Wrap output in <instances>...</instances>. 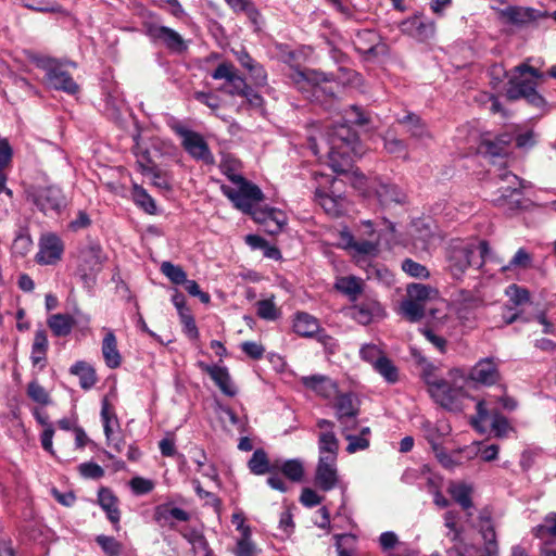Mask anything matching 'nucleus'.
I'll return each mask as SVG.
<instances>
[{
  "instance_id": "nucleus-4",
  "label": "nucleus",
  "mask_w": 556,
  "mask_h": 556,
  "mask_svg": "<svg viewBox=\"0 0 556 556\" xmlns=\"http://www.w3.org/2000/svg\"><path fill=\"white\" fill-rule=\"evenodd\" d=\"M236 188L223 184L222 193L228 198L233 206L245 214H253L254 205L264 198L262 190L244 177H236Z\"/></svg>"
},
{
  "instance_id": "nucleus-35",
  "label": "nucleus",
  "mask_w": 556,
  "mask_h": 556,
  "mask_svg": "<svg viewBox=\"0 0 556 556\" xmlns=\"http://www.w3.org/2000/svg\"><path fill=\"white\" fill-rule=\"evenodd\" d=\"M339 452V441L333 431H323L318 437V459L327 458L330 462H337Z\"/></svg>"
},
{
  "instance_id": "nucleus-1",
  "label": "nucleus",
  "mask_w": 556,
  "mask_h": 556,
  "mask_svg": "<svg viewBox=\"0 0 556 556\" xmlns=\"http://www.w3.org/2000/svg\"><path fill=\"white\" fill-rule=\"evenodd\" d=\"M320 143L327 148L328 164L336 173L348 172L352 166L353 157L362 156L364 153L359 137L345 124L333 126L326 135L309 136L308 147L314 155L320 153Z\"/></svg>"
},
{
  "instance_id": "nucleus-28",
  "label": "nucleus",
  "mask_w": 556,
  "mask_h": 556,
  "mask_svg": "<svg viewBox=\"0 0 556 556\" xmlns=\"http://www.w3.org/2000/svg\"><path fill=\"white\" fill-rule=\"evenodd\" d=\"M153 518L161 526L174 527L173 519L187 522L190 520V514L182 508L172 507L169 504H161L154 508Z\"/></svg>"
},
{
  "instance_id": "nucleus-2",
  "label": "nucleus",
  "mask_w": 556,
  "mask_h": 556,
  "mask_svg": "<svg viewBox=\"0 0 556 556\" xmlns=\"http://www.w3.org/2000/svg\"><path fill=\"white\" fill-rule=\"evenodd\" d=\"M544 77V74L526 63L514 68V74L509 77L505 96L510 101L525 99L534 108H544L545 99L538 92V81Z\"/></svg>"
},
{
  "instance_id": "nucleus-54",
  "label": "nucleus",
  "mask_w": 556,
  "mask_h": 556,
  "mask_svg": "<svg viewBox=\"0 0 556 556\" xmlns=\"http://www.w3.org/2000/svg\"><path fill=\"white\" fill-rule=\"evenodd\" d=\"M161 273L175 285H182L187 278V274L181 266L167 261L162 263Z\"/></svg>"
},
{
  "instance_id": "nucleus-44",
  "label": "nucleus",
  "mask_w": 556,
  "mask_h": 556,
  "mask_svg": "<svg viewBox=\"0 0 556 556\" xmlns=\"http://www.w3.org/2000/svg\"><path fill=\"white\" fill-rule=\"evenodd\" d=\"M372 368L386 382L394 384L399 381V369L389 357H380V361Z\"/></svg>"
},
{
  "instance_id": "nucleus-34",
  "label": "nucleus",
  "mask_w": 556,
  "mask_h": 556,
  "mask_svg": "<svg viewBox=\"0 0 556 556\" xmlns=\"http://www.w3.org/2000/svg\"><path fill=\"white\" fill-rule=\"evenodd\" d=\"M278 462L270 463L267 453L263 448H256L248 462L249 470L256 476L271 473L278 470Z\"/></svg>"
},
{
  "instance_id": "nucleus-50",
  "label": "nucleus",
  "mask_w": 556,
  "mask_h": 556,
  "mask_svg": "<svg viewBox=\"0 0 556 556\" xmlns=\"http://www.w3.org/2000/svg\"><path fill=\"white\" fill-rule=\"evenodd\" d=\"M236 556H256L257 548L251 540L249 527L244 528L242 536L238 540L235 549Z\"/></svg>"
},
{
  "instance_id": "nucleus-46",
  "label": "nucleus",
  "mask_w": 556,
  "mask_h": 556,
  "mask_svg": "<svg viewBox=\"0 0 556 556\" xmlns=\"http://www.w3.org/2000/svg\"><path fill=\"white\" fill-rule=\"evenodd\" d=\"M94 541L105 556H121L123 553V543L117 541L114 536L99 534L96 536Z\"/></svg>"
},
{
  "instance_id": "nucleus-25",
  "label": "nucleus",
  "mask_w": 556,
  "mask_h": 556,
  "mask_svg": "<svg viewBox=\"0 0 556 556\" xmlns=\"http://www.w3.org/2000/svg\"><path fill=\"white\" fill-rule=\"evenodd\" d=\"M479 522V531L484 542V547L480 556H498V545L496 542V533L491 523L489 513H481Z\"/></svg>"
},
{
  "instance_id": "nucleus-12",
  "label": "nucleus",
  "mask_w": 556,
  "mask_h": 556,
  "mask_svg": "<svg viewBox=\"0 0 556 556\" xmlns=\"http://www.w3.org/2000/svg\"><path fill=\"white\" fill-rule=\"evenodd\" d=\"M353 304L346 308L351 319L362 326L383 319L387 315L382 304L374 298H365L362 301L352 302Z\"/></svg>"
},
{
  "instance_id": "nucleus-56",
  "label": "nucleus",
  "mask_w": 556,
  "mask_h": 556,
  "mask_svg": "<svg viewBox=\"0 0 556 556\" xmlns=\"http://www.w3.org/2000/svg\"><path fill=\"white\" fill-rule=\"evenodd\" d=\"M443 519L444 526L448 529L446 536L453 542L460 540L462 529L457 526L458 513L455 510H447L444 514Z\"/></svg>"
},
{
  "instance_id": "nucleus-61",
  "label": "nucleus",
  "mask_w": 556,
  "mask_h": 556,
  "mask_svg": "<svg viewBox=\"0 0 556 556\" xmlns=\"http://www.w3.org/2000/svg\"><path fill=\"white\" fill-rule=\"evenodd\" d=\"M129 486L135 495L140 496L152 492L155 484L151 479L137 476L129 481Z\"/></svg>"
},
{
  "instance_id": "nucleus-63",
  "label": "nucleus",
  "mask_w": 556,
  "mask_h": 556,
  "mask_svg": "<svg viewBox=\"0 0 556 556\" xmlns=\"http://www.w3.org/2000/svg\"><path fill=\"white\" fill-rule=\"evenodd\" d=\"M180 323L184 326V330L187 336L191 339H198L199 330L195 325V320L189 308L178 312Z\"/></svg>"
},
{
  "instance_id": "nucleus-48",
  "label": "nucleus",
  "mask_w": 556,
  "mask_h": 556,
  "mask_svg": "<svg viewBox=\"0 0 556 556\" xmlns=\"http://www.w3.org/2000/svg\"><path fill=\"white\" fill-rule=\"evenodd\" d=\"M478 260L477 268L483 270L486 262L495 263L502 266V258L490 248L486 240H480L478 242Z\"/></svg>"
},
{
  "instance_id": "nucleus-19",
  "label": "nucleus",
  "mask_w": 556,
  "mask_h": 556,
  "mask_svg": "<svg viewBox=\"0 0 556 556\" xmlns=\"http://www.w3.org/2000/svg\"><path fill=\"white\" fill-rule=\"evenodd\" d=\"M300 381L303 387L325 400L334 399L339 391L338 383L325 375L303 376Z\"/></svg>"
},
{
  "instance_id": "nucleus-36",
  "label": "nucleus",
  "mask_w": 556,
  "mask_h": 556,
  "mask_svg": "<svg viewBox=\"0 0 556 556\" xmlns=\"http://www.w3.org/2000/svg\"><path fill=\"white\" fill-rule=\"evenodd\" d=\"M357 46L356 49L366 55H377L379 48H384V45L377 43L379 36L376 31L364 29L356 34Z\"/></svg>"
},
{
  "instance_id": "nucleus-9",
  "label": "nucleus",
  "mask_w": 556,
  "mask_h": 556,
  "mask_svg": "<svg viewBox=\"0 0 556 556\" xmlns=\"http://www.w3.org/2000/svg\"><path fill=\"white\" fill-rule=\"evenodd\" d=\"M174 131L181 138L182 148L192 159L201 161L206 165L215 163L214 155L201 134L188 129L182 125L175 126Z\"/></svg>"
},
{
  "instance_id": "nucleus-57",
  "label": "nucleus",
  "mask_w": 556,
  "mask_h": 556,
  "mask_svg": "<svg viewBox=\"0 0 556 556\" xmlns=\"http://www.w3.org/2000/svg\"><path fill=\"white\" fill-rule=\"evenodd\" d=\"M27 395L36 403L46 406L50 404V395L37 380H33L27 386Z\"/></svg>"
},
{
  "instance_id": "nucleus-37",
  "label": "nucleus",
  "mask_w": 556,
  "mask_h": 556,
  "mask_svg": "<svg viewBox=\"0 0 556 556\" xmlns=\"http://www.w3.org/2000/svg\"><path fill=\"white\" fill-rule=\"evenodd\" d=\"M70 372L79 378V386L84 390L91 389L97 383L94 368L85 361H77L70 368Z\"/></svg>"
},
{
  "instance_id": "nucleus-17",
  "label": "nucleus",
  "mask_w": 556,
  "mask_h": 556,
  "mask_svg": "<svg viewBox=\"0 0 556 556\" xmlns=\"http://www.w3.org/2000/svg\"><path fill=\"white\" fill-rule=\"evenodd\" d=\"M468 379L483 386H493L501 380L498 363L493 357L481 358L470 369Z\"/></svg>"
},
{
  "instance_id": "nucleus-41",
  "label": "nucleus",
  "mask_w": 556,
  "mask_h": 556,
  "mask_svg": "<svg viewBox=\"0 0 556 556\" xmlns=\"http://www.w3.org/2000/svg\"><path fill=\"white\" fill-rule=\"evenodd\" d=\"M533 256L527 249L520 248L517 250L511 260L501 266L500 271L506 274L516 269H527L532 266Z\"/></svg>"
},
{
  "instance_id": "nucleus-5",
  "label": "nucleus",
  "mask_w": 556,
  "mask_h": 556,
  "mask_svg": "<svg viewBox=\"0 0 556 556\" xmlns=\"http://www.w3.org/2000/svg\"><path fill=\"white\" fill-rule=\"evenodd\" d=\"M26 195L27 201L45 215H59L67 205L66 197L58 186L34 187Z\"/></svg>"
},
{
  "instance_id": "nucleus-7",
  "label": "nucleus",
  "mask_w": 556,
  "mask_h": 556,
  "mask_svg": "<svg viewBox=\"0 0 556 556\" xmlns=\"http://www.w3.org/2000/svg\"><path fill=\"white\" fill-rule=\"evenodd\" d=\"M359 405L358 397L352 392L337 394L332 407L336 418L341 426V432L357 429Z\"/></svg>"
},
{
  "instance_id": "nucleus-20",
  "label": "nucleus",
  "mask_w": 556,
  "mask_h": 556,
  "mask_svg": "<svg viewBox=\"0 0 556 556\" xmlns=\"http://www.w3.org/2000/svg\"><path fill=\"white\" fill-rule=\"evenodd\" d=\"M252 216L255 222L264 226V230L269 235L279 233L287 225L286 214L278 208L255 210Z\"/></svg>"
},
{
  "instance_id": "nucleus-53",
  "label": "nucleus",
  "mask_w": 556,
  "mask_h": 556,
  "mask_svg": "<svg viewBox=\"0 0 556 556\" xmlns=\"http://www.w3.org/2000/svg\"><path fill=\"white\" fill-rule=\"evenodd\" d=\"M257 316L265 320H276L280 316V312L277 308L274 296L266 300H260L256 303Z\"/></svg>"
},
{
  "instance_id": "nucleus-42",
  "label": "nucleus",
  "mask_w": 556,
  "mask_h": 556,
  "mask_svg": "<svg viewBox=\"0 0 556 556\" xmlns=\"http://www.w3.org/2000/svg\"><path fill=\"white\" fill-rule=\"evenodd\" d=\"M448 493L453 500L460 505L465 510L470 509L473 506L471 500L472 489L465 483H452L448 486Z\"/></svg>"
},
{
  "instance_id": "nucleus-13",
  "label": "nucleus",
  "mask_w": 556,
  "mask_h": 556,
  "mask_svg": "<svg viewBox=\"0 0 556 556\" xmlns=\"http://www.w3.org/2000/svg\"><path fill=\"white\" fill-rule=\"evenodd\" d=\"M64 253V243L54 232H45L38 240V252L35 261L39 265H55Z\"/></svg>"
},
{
  "instance_id": "nucleus-11",
  "label": "nucleus",
  "mask_w": 556,
  "mask_h": 556,
  "mask_svg": "<svg viewBox=\"0 0 556 556\" xmlns=\"http://www.w3.org/2000/svg\"><path fill=\"white\" fill-rule=\"evenodd\" d=\"M142 27L151 41H161L169 51L181 53L188 48L181 35L170 27L151 21H144Z\"/></svg>"
},
{
  "instance_id": "nucleus-6",
  "label": "nucleus",
  "mask_w": 556,
  "mask_h": 556,
  "mask_svg": "<svg viewBox=\"0 0 556 556\" xmlns=\"http://www.w3.org/2000/svg\"><path fill=\"white\" fill-rule=\"evenodd\" d=\"M500 179L507 182V187L498 189L500 194L493 199V203L507 212L522 208L525 181L508 170L501 174Z\"/></svg>"
},
{
  "instance_id": "nucleus-45",
  "label": "nucleus",
  "mask_w": 556,
  "mask_h": 556,
  "mask_svg": "<svg viewBox=\"0 0 556 556\" xmlns=\"http://www.w3.org/2000/svg\"><path fill=\"white\" fill-rule=\"evenodd\" d=\"M134 202L148 214L156 213V204L153 198L147 192L144 188L139 185H134L131 191Z\"/></svg>"
},
{
  "instance_id": "nucleus-8",
  "label": "nucleus",
  "mask_w": 556,
  "mask_h": 556,
  "mask_svg": "<svg viewBox=\"0 0 556 556\" xmlns=\"http://www.w3.org/2000/svg\"><path fill=\"white\" fill-rule=\"evenodd\" d=\"M35 62L38 67L46 71V83L50 88L68 94H76L79 91V86L72 75L59 66L53 59L38 58Z\"/></svg>"
},
{
  "instance_id": "nucleus-21",
  "label": "nucleus",
  "mask_w": 556,
  "mask_h": 556,
  "mask_svg": "<svg viewBox=\"0 0 556 556\" xmlns=\"http://www.w3.org/2000/svg\"><path fill=\"white\" fill-rule=\"evenodd\" d=\"M369 192H372L382 206L391 203H402L405 194L395 186L386 184L378 178L371 180Z\"/></svg>"
},
{
  "instance_id": "nucleus-10",
  "label": "nucleus",
  "mask_w": 556,
  "mask_h": 556,
  "mask_svg": "<svg viewBox=\"0 0 556 556\" xmlns=\"http://www.w3.org/2000/svg\"><path fill=\"white\" fill-rule=\"evenodd\" d=\"M467 392L463 386L448 382L443 379L440 383L433 386L430 396L443 408L451 412H460L463 409V400Z\"/></svg>"
},
{
  "instance_id": "nucleus-23",
  "label": "nucleus",
  "mask_w": 556,
  "mask_h": 556,
  "mask_svg": "<svg viewBox=\"0 0 556 556\" xmlns=\"http://www.w3.org/2000/svg\"><path fill=\"white\" fill-rule=\"evenodd\" d=\"M98 504L105 511L108 519L112 522L114 530L118 531L121 526V510L118 508V498L112 490L102 486L98 491Z\"/></svg>"
},
{
  "instance_id": "nucleus-32",
  "label": "nucleus",
  "mask_w": 556,
  "mask_h": 556,
  "mask_svg": "<svg viewBox=\"0 0 556 556\" xmlns=\"http://www.w3.org/2000/svg\"><path fill=\"white\" fill-rule=\"evenodd\" d=\"M49 342L47 332L43 329H38L35 332L34 341L31 344L30 361L33 366H39L40 369L45 368L47 363Z\"/></svg>"
},
{
  "instance_id": "nucleus-31",
  "label": "nucleus",
  "mask_w": 556,
  "mask_h": 556,
  "mask_svg": "<svg viewBox=\"0 0 556 556\" xmlns=\"http://www.w3.org/2000/svg\"><path fill=\"white\" fill-rule=\"evenodd\" d=\"M501 15L511 25L525 26L536 20V10L531 8L508 7L501 12Z\"/></svg>"
},
{
  "instance_id": "nucleus-29",
  "label": "nucleus",
  "mask_w": 556,
  "mask_h": 556,
  "mask_svg": "<svg viewBox=\"0 0 556 556\" xmlns=\"http://www.w3.org/2000/svg\"><path fill=\"white\" fill-rule=\"evenodd\" d=\"M101 352L104 363L109 368L115 369L122 365V355L117 349V339L111 329H105Z\"/></svg>"
},
{
  "instance_id": "nucleus-58",
  "label": "nucleus",
  "mask_w": 556,
  "mask_h": 556,
  "mask_svg": "<svg viewBox=\"0 0 556 556\" xmlns=\"http://www.w3.org/2000/svg\"><path fill=\"white\" fill-rule=\"evenodd\" d=\"M534 535L538 538H544L545 535L556 538V513H549L544 517L543 523L534 528Z\"/></svg>"
},
{
  "instance_id": "nucleus-15",
  "label": "nucleus",
  "mask_w": 556,
  "mask_h": 556,
  "mask_svg": "<svg viewBox=\"0 0 556 556\" xmlns=\"http://www.w3.org/2000/svg\"><path fill=\"white\" fill-rule=\"evenodd\" d=\"M402 34L424 42L434 36L435 23L422 14H415L400 24Z\"/></svg>"
},
{
  "instance_id": "nucleus-33",
  "label": "nucleus",
  "mask_w": 556,
  "mask_h": 556,
  "mask_svg": "<svg viewBox=\"0 0 556 556\" xmlns=\"http://www.w3.org/2000/svg\"><path fill=\"white\" fill-rule=\"evenodd\" d=\"M334 289L345 295L350 302H355L363 293V280L356 276L339 277L336 279Z\"/></svg>"
},
{
  "instance_id": "nucleus-14",
  "label": "nucleus",
  "mask_w": 556,
  "mask_h": 556,
  "mask_svg": "<svg viewBox=\"0 0 556 556\" xmlns=\"http://www.w3.org/2000/svg\"><path fill=\"white\" fill-rule=\"evenodd\" d=\"M212 78L215 80L225 79L226 84L223 85L219 90L231 97H242L244 90L247 91V80L237 74L235 66L231 63H220L212 72Z\"/></svg>"
},
{
  "instance_id": "nucleus-18",
  "label": "nucleus",
  "mask_w": 556,
  "mask_h": 556,
  "mask_svg": "<svg viewBox=\"0 0 556 556\" xmlns=\"http://www.w3.org/2000/svg\"><path fill=\"white\" fill-rule=\"evenodd\" d=\"M198 366L201 370L210 375L211 379L218 387L223 394L229 397H233L238 394V389L227 367L218 365H208L204 362H199Z\"/></svg>"
},
{
  "instance_id": "nucleus-16",
  "label": "nucleus",
  "mask_w": 556,
  "mask_h": 556,
  "mask_svg": "<svg viewBox=\"0 0 556 556\" xmlns=\"http://www.w3.org/2000/svg\"><path fill=\"white\" fill-rule=\"evenodd\" d=\"M332 77V75H327L315 70L296 71L292 75V79L298 89L303 93H312L314 97L319 91H326L321 88L320 84L331 81Z\"/></svg>"
},
{
  "instance_id": "nucleus-47",
  "label": "nucleus",
  "mask_w": 556,
  "mask_h": 556,
  "mask_svg": "<svg viewBox=\"0 0 556 556\" xmlns=\"http://www.w3.org/2000/svg\"><path fill=\"white\" fill-rule=\"evenodd\" d=\"M101 419L103 422V430L108 441V444H111L113 426L118 427V420L114 413V410L110 407V404L106 399L102 401L101 406Z\"/></svg>"
},
{
  "instance_id": "nucleus-59",
  "label": "nucleus",
  "mask_w": 556,
  "mask_h": 556,
  "mask_svg": "<svg viewBox=\"0 0 556 556\" xmlns=\"http://www.w3.org/2000/svg\"><path fill=\"white\" fill-rule=\"evenodd\" d=\"M539 135L533 129L519 132L515 138L516 147L523 151H529L538 143Z\"/></svg>"
},
{
  "instance_id": "nucleus-27",
  "label": "nucleus",
  "mask_w": 556,
  "mask_h": 556,
  "mask_svg": "<svg viewBox=\"0 0 556 556\" xmlns=\"http://www.w3.org/2000/svg\"><path fill=\"white\" fill-rule=\"evenodd\" d=\"M511 142V135L504 132L493 139L483 138L479 146V150L481 153L492 157L506 156L508 154V147Z\"/></svg>"
},
{
  "instance_id": "nucleus-52",
  "label": "nucleus",
  "mask_w": 556,
  "mask_h": 556,
  "mask_svg": "<svg viewBox=\"0 0 556 556\" xmlns=\"http://www.w3.org/2000/svg\"><path fill=\"white\" fill-rule=\"evenodd\" d=\"M139 140H140L139 134L134 136L135 144L132 146L131 150L137 157L138 166L141 168L142 173H144L146 170L151 169V167L154 165L152 164V160L150 157L149 150L146 148H142L140 146Z\"/></svg>"
},
{
  "instance_id": "nucleus-30",
  "label": "nucleus",
  "mask_w": 556,
  "mask_h": 556,
  "mask_svg": "<svg viewBox=\"0 0 556 556\" xmlns=\"http://www.w3.org/2000/svg\"><path fill=\"white\" fill-rule=\"evenodd\" d=\"M396 122L404 126L406 132L414 139L431 138L427 124L416 113L407 112L404 116L397 117Z\"/></svg>"
},
{
  "instance_id": "nucleus-22",
  "label": "nucleus",
  "mask_w": 556,
  "mask_h": 556,
  "mask_svg": "<svg viewBox=\"0 0 556 556\" xmlns=\"http://www.w3.org/2000/svg\"><path fill=\"white\" fill-rule=\"evenodd\" d=\"M337 462H330L327 458L318 459L315 484L323 491H330L338 484Z\"/></svg>"
},
{
  "instance_id": "nucleus-40",
  "label": "nucleus",
  "mask_w": 556,
  "mask_h": 556,
  "mask_svg": "<svg viewBox=\"0 0 556 556\" xmlns=\"http://www.w3.org/2000/svg\"><path fill=\"white\" fill-rule=\"evenodd\" d=\"M370 433L371 431L369 427H363L359 434H352L351 431L342 432L343 437L349 442L346 452L353 454L358 451L367 450L369 447Z\"/></svg>"
},
{
  "instance_id": "nucleus-49",
  "label": "nucleus",
  "mask_w": 556,
  "mask_h": 556,
  "mask_svg": "<svg viewBox=\"0 0 556 556\" xmlns=\"http://www.w3.org/2000/svg\"><path fill=\"white\" fill-rule=\"evenodd\" d=\"M402 315L412 323L419 321L425 316V307L418 301L407 299L401 304Z\"/></svg>"
},
{
  "instance_id": "nucleus-62",
  "label": "nucleus",
  "mask_w": 556,
  "mask_h": 556,
  "mask_svg": "<svg viewBox=\"0 0 556 556\" xmlns=\"http://www.w3.org/2000/svg\"><path fill=\"white\" fill-rule=\"evenodd\" d=\"M239 162L231 156H224L219 164L220 172L232 182L237 181L236 177H243L238 170Z\"/></svg>"
},
{
  "instance_id": "nucleus-55",
  "label": "nucleus",
  "mask_w": 556,
  "mask_h": 556,
  "mask_svg": "<svg viewBox=\"0 0 556 556\" xmlns=\"http://www.w3.org/2000/svg\"><path fill=\"white\" fill-rule=\"evenodd\" d=\"M383 356H386L384 352L372 343L363 344L359 349L361 359L370 364L372 367L380 361V357Z\"/></svg>"
},
{
  "instance_id": "nucleus-51",
  "label": "nucleus",
  "mask_w": 556,
  "mask_h": 556,
  "mask_svg": "<svg viewBox=\"0 0 556 556\" xmlns=\"http://www.w3.org/2000/svg\"><path fill=\"white\" fill-rule=\"evenodd\" d=\"M278 469H280L288 479L294 482L301 481L304 476V467L299 459L286 460Z\"/></svg>"
},
{
  "instance_id": "nucleus-60",
  "label": "nucleus",
  "mask_w": 556,
  "mask_h": 556,
  "mask_svg": "<svg viewBox=\"0 0 556 556\" xmlns=\"http://www.w3.org/2000/svg\"><path fill=\"white\" fill-rule=\"evenodd\" d=\"M33 239L29 233H20L12 244V252L17 256H25L33 248Z\"/></svg>"
},
{
  "instance_id": "nucleus-26",
  "label": "nucleus",
  "mask_w": 556,
  "mask_h": 556,
  "mask_svg": "<svg viewBox=\"0 0 556 556\" xmlns=\"http://www.w3.org/2000/svg\"><path fill=\"white\" fill-rule=\"evenodd\" d=\"M341 240L345 249L353 251L354 257L376 256L379 251L378 241L355 240L354 236L349 231L341 232Z\"/></svg>"
},
{
  "instance_id": "nucleus-3",
  "label": "nucleus",
  "mask_w": 556,
  "mask_h": 556,
  "mask_svg": "<svg viewBox=\"0 0 556 556\" xmlns=\"http://www.w3.org/2000/svg\"><path fill=\"white\" fill-rule=\"evenodd\" d=\"M446 261L452 276L460 279L469 267L477 268L478 244L464 239L452 240L446 250Z\"/></svg>"
},
{
  "instance_id": "nucleus-64",
  "label": "nucleus",
  "mask_w": 556,
  "mask_h": 556,
  "mask_svg": "<svg viewBox=\"0 0 556 556\" xmlns=\"http://www.w3.org/2000/svg\"><path fill=\"white\" fill-rule=\"evenodd\" d=\"M432 292L433 289L421 283H413L407 287L408 299L413 301H418V303L421 304L426 300L430 299Z\"/></svg>"
},
{
  "instance_id": "nucleus-39",
  "label": "nucleus",
  "mask_w": 556,
  "mask_h": 556,
  "mask_svg": "<svg viewBox=\"0 0 556 556\" xmlns=\"http://www.w3.org/2000/svg\"><path fill=\"white\" fill-rule=\"evenodd\" d=\"M315 201L330 216L337 217L343 212V198L330 195L320 188L315 190Z\"/></svg>"
},
{
  "instance_id": "nucleus-43",
  "label": "nucleus",
  "mask_w": 556,
  "mask_h": 556,
  "mask_svg": "<svg viewBox=\"0 0 556 556\" xmlns=\"http://www.w3.org/2000/svg\"><path fill=\"white\" fill-rule=\"evenodd\" d=\"M226 3L236 13H244L248 18L254 24H258L261 13L251 0H225Z\"/></svg>"
},
{
  "instance_id": "nucleus-24",
  "label": "nucleus",
  "mask_w": 556,
  "mask_h": 556,
  "mask_svg": "<svg viewBox=\"0 0 556 556\" xmlns=\"http://www.w3.org/2000/svg\"><path fill=\"white\" fill-rule=\"evenodd\" d=\"M320 328V323L315 316L306 312H296L293 314L292 329L299 337L315 338Z\"/></svg>"
},
{
  "instance_id": "nucleus-38",
  "label": "nucleus",
  "mask_w": 556,
  "mask_h": 556,
  "mask_svg": "<svg viewBox=\"0 0 556 556\" xmlns=\"http://www.w3.org/2000/svg\"><path fill=\"white\" fill-rule=\"evenodd\" d=\"M78 320L68 314H54L48 318V326L55 337H66Z\"/></svg>"
}]
</instances>
